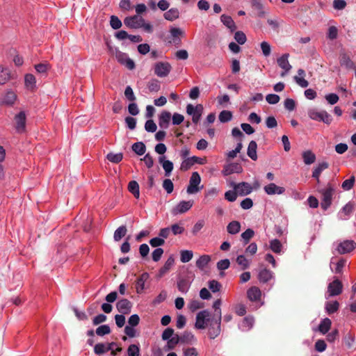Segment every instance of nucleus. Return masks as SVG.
Here are the masks:
<instances>
[{"mask_svg":"<svg viewBox=\"0 0 356 356\" xmlns=\"http://www.w3.org/2000/svg\"><path fill=\"white\" fill-rule=\"evenodd\" d=\"M307 114L311 120L323 122L326 124H330L332 122V117L325 110H318L315 108H309L307 111Z\"/></svg>","mask_w":356,"mask_h":356,"instance_id":"nucleus-1","label":"nucleus"},{"mask_svg":"<svg viewBox=\"0 0 356 356\" xmlns=\"http://www.w3.org/2000/svg\"><path fill=\"white\" fill-rule=\"evenodd\" d=\"M212 320L214 321L216 318L208 310L201 311L196 316L195 327L198 330H203L210 326Z\"/></svg>","mask_w":356,"mask_h":356,"instance_id":"nucleus-2","label":"nucleus"},{"mask_svg":"<svg viewBox=\"0 0 356 356\" xmlns=\"http://www.w3.org/2000/svg\"><path fill=\"white\" fill-rule=\"evenodd\" d=\"M14 127L17 133L22 134L26 130V113L21 111L14 116Z\"/></svg>","mask_w":356,"mask_h":356,"instance_id":"nucleus-3","label":"nucleus"},{"mask_svg":"<svg viewBox=\"0 0 356 356\" xmlns=\"http://www.w3.org/2000/svg\"><path fill=\"white\" fill-rule=\"evenodd\" d=\"M322 194V200L321 206L323 210H327L332 204L334 188L328 185L325 188L321 191Z\"/></svg>","mask_w":356,"mask_h":356,"instance_id":"nucleus-4","label":"nucleus"},{"mask_svg":"<svg viewBox=\"0 0 356 356\" xmlns=\"http://www.w3.org/2000/svg\"><path fill=\"white\" fill-rule=\"evenodd\" d=\"M343 285L341 282L336 278L329 283L325 298L327 299L330 297L339 296L341 293Z\"/></svg>","mask_w":356,"mask_h":356,"instance_id":"nucleus-5","label":"nucleus"},{"mask_svg":"<svg viewBox=\"0 0 356 356\" xmlns=\"http://www.w3.org/2000/svg\"><path fill=\"white\" fill-rule=\"evenodd\" d=\"M201 177L198 172H193L189 180V184L187 188V193L188 194H195L199 192L201 188L199 187Z\"/></svg>","mask_w":356,"mask_h":356,"instance_id":"nucleus-6","label":"nucleus"},{"mask_svg":"<svg viewBox=\"0 0 356 356\" xmlns=\"http://www.w3.org/2000/svg\"><path fill=\"white\" fill-rule=\"evenodd\" d=\"M115 57L120 64L125 65L129 70L134 69L135 63L127 54L115 49Z\"/></svg>","mask_w":356,"mask_h":356,"instance_id":"nucleus-7","label":"nucleus"},{"mask_svg":"<svg viewBox=\"0 0 356 356\" xmlns=\"http://www.w3.org/2000/svg\"><path fill=\"white\" fill-rule=\"evenodd\" d=\"M231 186L240 196L249 195L253 191L252 186L248 182L243 181L238 184L232 183Z\"/></svg>","mask_w":356,"mask_h":356,"instance_id":"nucleus-8","label":"nucleus"},{"mask_svg":"<svg viewBox=\"0 0 356 356\" xmlns=\"http://www.w3.org/2000/svg\"><path fill=\"white\" fill-rule=\"evenodd\" d=\"M171 65L167 62H159L154 65V73L159 77H165L171 70Z\"/></svg>","mask_w":356,"mask_h":356,"instance_id":"nucleus-9","label":"nucleus"},{"mask_svg":"<svg viewBox=\"0 0 356 356\" xmlns=\"http://www.w3.org/2000/svg\"><path fill=\"white\" fill-rule=\"evenodd\" d=\"M144 19L138 15L134 16L127 17L124 19V24L129 28L131 29H140L141 28V24L143 23Z\"/></svg>","mask_w":356,"mask_h":356,"instance_id":"nucleus-10","label":"nucleus"},{"mask_svg":"<svg viewBox=\"0 0 356 356\" xmlns=\"http://www.w3.org/2000/svg\"><path fill=\"white\" fill-rule=\"evenodd\" d=\"M14 79V74L10 67L0 65V86L4 85Z\"/></svg>","mask_w":356,"mask_h":356,"instance_id":"nucleus-11","label":"nucleus"},{"mask_svg":"<svg viewBox=\"0 0 356 356\" xmlns=\"http://www.w3.org/2000/svg\"><path fill=\"white\" fill-rule=\"evenodd\" d=\"M356 248V243L352 240H346L340 243L337 248L339 254H347L353 251Z\"/></svg>","mask_w":356,"mask_h":356,"instance_id":"nucleus-12","label":"nucleus"},{"mask_svg":"<svg viewBox=\"0 0 356 356\" xmlns=\"http://www.w3.org/2000/svg\"><path fill=\"white\" fill-rule=\"evenodd\" d=\"M206 162L205 159H202L195 156L184 159L181 163V170H187L195 163L204 164Z\"/></svg>","mask_w":356,"mask_h":356,"instance_id":"nucleus-13","label":"nucleus"},{"mask_svg":"<svg viewBox=\"0 0 356 356\" xmlns=\"http://www.w3.org/2000/svg\"><path fill=\"white\" fill-rule=\"evenodd\" d=\"M354 204L353 202H348L338 213V218L340 220H346L349 219L351 213L354 210Z\"/></svg>","mask_w":356,"mask_h":356,"instance_id":"nucleus-14","label":"nucleus"},{"mask_svg":"<svg viewBox=\"0 0 356 356\" xmlns=\"http://www.w3.org/2000/svg\"><path fill=\"white\" fill-rule=\"evenodd\" d=\"M264 192L268 195H282L285 192V188L279 186L275 183H270L264 187Z\"/></svg>","mask_w":356,"mask_h":356,"instance_id":"nucleus-15","label":"nucleus"},{"mask_svg":"<svg viewBox=\"0 0 356 356\" xmlns=\"http://www.w3.org/2000/svg\"><path fill=\"white\" fill-rule=\"evenodd\" d=\"M289 56V55L288 54H284L281 57L277 58L278 65L284 70V72L281 73L282 76H284L292 67L288 60Z\"/></svg>","mask_w":356,"mask_h":356,"instance_id":"nucleus-16","label":"nucleus"},{"mask_svg":"<svg viewBox=\"0 0 356 356\" xmlns=\"http://www.w3.org/2000/svg\"><path fill=\"white\" fill-rule=\"evenodd\" d=\"M193 200L181 201L172 209V213L177 215L186 213L193 207Z\"/></svg>","mask_w":356,"mask_h":356,"instance_id":"nucleus-17","label":"nucleus"},{"mask_svg":"<svg viewBox=\"0 0 356 356\" xmlns=\"http://www.w3.org/2000/svg\"><path fill=\"white\" fill-rule=\"evenodd\" d=\"M132 305L127 299H122L116 304L118 311L122 314H128L131 312Z\"/></svg>","mask_w":356,"mask_h":356,"instance_id":"nucleus-18","label":"nucleus"},{"mask_svg":"<svg viewBox=\"0 0 356 356\" xmlns=\"http://www.w3.org/2000/svg\"><path fill=\"white\" fill-rule=\"evenodd\" d=\"M159 162L162 165L165 171V175L169 177L173 170V163L172 161L165 159V156H161L159 158Z\"/></svg>","mask_w":356,"mask_h":356,"instance_id":"nucleus-19","label":"nucleus"},{"mask_svg":"<svg viewBox=\"0 0 356 356\" xmlns=\"http://www.w3.org/2000/svg\"><path fill=\"white\" fill-rule=\"evenodd\" d=\"M220 323L218 320H215L214 322L212 320L209 326V335L211 339H215L220 333Z\"/></svg>","mask_w":356,"mask_h":356,"instance_id":"nucleus-20","label":"nucleus"},{"mask_svg":"<svg viewBox=\"0 0 356 356\" xmlns=\"http://www.w3.org/2000/svg\"><path fill=\"white\" fill-rule=\"evenodd\" d=\"M174 264L175 258L172 255H171L168 258L163 266L161 268L160 270H159L158 277L161 278L163 276H164L166 273H168V271L174 266Z\"/></svg>","mask_w":356,"mask_h":356,"instance_id":"nucleus-21","label":"nucleus"},{"mask_svg":"<svg viewBox=\"0 0 356 356\" xmlns=\"http://www.w3.org/2000/svg\"><path fill=\"white\" fill-rule=\"evenodd\" d=\"M261 296V291L257 286H252L247 291V297L252 301H258Z\"/></svg>","mask_w":356,"mask_h":356,"instance_id":"nucleus-22","label":"nucleus"},{"mask_svg":"<svg viewBox=\"0 0 356 356\" xmlns=\"http://www.w3.org/2000/svg\"><path fill=\"white\" fill-rule=\"evenodd\" d=\"M306 73L304 70L299 69L298 70V75L294 76V81L301 88H307L309 86V82L305 79Z\"/></svg>","mask_w":356,"mask_h":356,"instance_id":"nucleus-23","label":"nucleus"},{"mask_svg":"<svg viewBox=\"0 0 356 356\" xmlns=\"http://www.w3.org/2000/svg\"><path fill=\"white\" fill-rule=\"evenodd\" d=\"M211 258L208 254L201 255L195 262L196 267L203 271L210 263Z\"/></svg>","mask_w":356,"mask_h":356,"instance_id":"nucleus-24","label":"nucleus"},{"mask_svg":"<svg viewBox=\"0 0 356 356\" xmlns=\"http://www.w3.org/2000/svg\"><path fill=\"white\" fill-rule=\"evenodd\" d=\"M171 119V113L168 111H163L159 118V124L163 129H167Z\"/></svg>","mask_w":356,"mask_h":356,"instance_id":"nucleus-25","label":"nucleus"},{"mask_svg":"<svg viewBox=\"0 0 356 356\" xmlns=\"http://www.w3.org/2000/svg\"><path fill=\"white\" fill-rule=\"evenodd\" d=\"M334 258L332 257L330 261V269L334 273H341L343 267L346 265V261L345 259H340L336 264H334Z\"/></svg>","mask_w":356,"mask_h":356,"instance_id":"nucleus-26","label":"nucleus"},{"mask_svg":"<svg viewBox=\"0 0 356 356\" xmlns=\"http://www.w3.org/2000/svg\"><path fill=\"white\" fill-rule=\"evenodd\" d=\"M242 171V168L237 163H231L225 166L222 174L225 176L229 175L232 173H239Z\"/></svg>","mask_w":356,"mask_h":356,"instance_id":"nucleus-27","label":"nucleus"},{"mask_svg":"<svg viewBox=\"0 0 356 356\" xmlns=\"http://www.w3.org/2000/svg\"><path fill=\"white\" fill-rule=\"evenodd\" d=\"M149 278L147 273H143L136 280V292L137 293H143L145 289V284Z\"/></svg>","mask_w":356,"mask_h":356,"instance_id":"nucleus-28","label":"nucleus"},{"mask_svg":"<svg viewBox=\"0 0 356 356\" xmlns=\"http://www.w3.org/2000/svg\"><path fill=\"white\" fill-rule=\"evenodd\" d=\"M273 278V273L266 268L261 269L259 272L258 279L260 282L266 283Z\"/></svg>","mask_w":356,"mask_h":356,"instance_id":"nucleus-29","label":"nucleus"},{"mask_svg":"<svg viewBox=\"0 0 356 356\" xmlns=\"http://www.w3.org/2000/svg\"><path fill=\"white\" fill-rule=\"evenodd\" d=\"M329 165L327 162H322L318 163L312 172V177L319 182V177L321 172L328 168Z\"/></svg>","mask_w":356,"mask_h":356,"instance_id":"nucleus-30","label":"nucleus"},{"mask_svg":"<svg viewBox=\"0 0 356 356\" xmlns=\"http://www.w3.org/2000/svg\"><path fill=\"white\" fill-rule=\"evenodd\" d=\"M203 106L202 104H197L195 106L189 104L186 106V113L191 116L202 115Z\"/></svg>","mask_w":356,"mask_h":356,"instance_id":"nucleus-31","label":"nucleus"},{"mask_svg":"<svg viewBox=\"0 0 356 356\" xmlns=\"http://www.w3.org/2000/svg\"><path fill=\"white\" fill-rule=\"evenodd\" d=\"M343 343L348 349L354 348L355 344V334L350 332H348L343 338Z\"/></svg>","mask_w":356,"mask_h":356,"instance_id":"nucleus-32","label":"nucleus"},{"mask_svg":"<svg viewBox=\"0 0 356 356\" xmlns=\"http://www.w3.org/2000/svg\"><path fill=\"white\" fill-rule=\"evenodd\" d=\"M170 35L172 38V42L178 44L180 42V37L184 35V32L179 28L172 27L170 30Z\"/></svg>","mask_w":356,"mask_h":356,"instance_id":"nucleus-33","label":"nucleus"},{"mask_svg":"<svg viewBox=\"0 0 356 356\" xmlns=\"http://www.w3.org/2000/svg\"><path fill=\"white\" fill-rule=\"evenodd\" d=\"M257 143L254 140L250 141L248 145L247 154L253 161H256L257 159Z\"/></svg>","mask_w":356,"mask_h":356,"instance_id":"nucleus-34","label":"nucleus"},{"mask_svg":"<svg viewBox=\"0 0 356 356\" xmlns=\"http://www.w3.org/2000/svg\"><path fill=\"white\" fill-rule=\"evenodd\" d=\"M270 249L276 254L283 252V245L278 239H273L269 243Z\"/></svg>","mask_w":356,"mask_h":356,"instance_id":"nucleus-35","label":"nucleus"},{"mask_svg":"<svg viewBox=\"0 0 356 356\" xmlns=\"http://www.w3.org/2000/svg\"><path fill=\"white\" fill-rule=\"evenodd\" d=\"M25 87L30 90H33L35 88L36 80L35 76L31 74H26L24 76Z\"/></svg>","mask_w":356,"mask_h":356,"instance_id":"nucleus-36","label":"nucleus"},{"mask_svg":"<svg viewBox=\"0 0 356 356\" xmlns=\"http://www.w3.org/2000/svg\"><path fill=\"white\" fill-rule=\"evenodd\" d=\"M236 261L238 266L241 267L242 270L248 269L251 263V260L248 259L245 255L241 254L236 257Z\"/></svg>","mask_w":356,"mask_h":356,"instance_id":"nucleus-37","label":"nucleus"},{"mask_svg":"<svg viewBox=\"0 0 356 356\" xmlns=\"http://www.w3.org/2000/svg\"><path fill=\"white\" fill-rule=\"evenodd\" d=\"M163 17L166 20L174 21L179 18V11L177 8H171L164 13Z\"/></svg>","mask_w":356,"mask_h":356,"instance_id":"nucleus-38","label":"nucleus"},{"mask_svg":"<svg viewBox=\"0 0 356 356\" xmlns=\"http://www.w3.org/2000/svg\"><path fill=\"white\" fill-rule=\"evenodd\" d=\"M254 318L252 316L245 317L242 323L239 325V328L242 331H248L251 329L254 324Z\"/></svg>","mask_w":356,"mask_h":356,"instance_id":"nucleus-39","label":"nucleus"},{"mask_svg":"<svg viewBox=\"0 0 356 356\" xmlns=\"http://www.w3.org/2000/svg\"><path fill=\"white\" fill-rule=\"evenodd\" d=\"M339 304L337 301H327L325 305V309L327 314H332L338 311Z\"/></svg>","mask_w":356,"mask_h":356,"instance_id":"nucleus-40","label":"nucleus"},{"mask_svg":"<svg viewBox=\"0 0 356 356\" xmlns=\"http://www.w3.org/2000/svg\"><path fill=\"white\" fill-rule=\"evenodd\" d=\"M302 156L306 165H311L316 161V155L310 150L303 152Z\"/></svg>","mask_w":356,"mask_h":356,"instance_id":"nucleus-41","label":"nucleus"},{"mask_svg":"<svg viewBox=\"0 0 356 356\" xmlns=\"http://www.w3.org/2000/svg\"><path fill=\"white\" fill-rule=\"evenodd\" d=\"M17 95L12 90H9L5 94L2 102L4 104L11 106L15 103Z\"/></svg>","mask_w":356,"mask_h":356,"instance_id":"nucleus-42","label":"nucleus"},{"mask_svg":"<svg viewBox=\"0 0 356 356\" xmlns=\"http://www.w3.org/2000/svg\"><path fill=\"white\" fill-rule=\"evenodd\" d=\"M332 321L330 319H329L328 318L323 319L318 325L319 332L323 334H326L330 329Z\"/></svg>","mask_w":356,"mask_h":356,"instance_id":"nucleus-43","label":"nucleus"},{"mask_svg":"<svg viewBox=\"0 0 356 356\" xmlns=\"http://www.w3.org/2000/svg\"><path fill=\"white\" fill-rule=\"evenodd\" d=\"M191 286V283L186 279H180L177 282L178 290L182 293H186Z\"/></svg>","mask_w":356,"mask_h":356,"instance_id":"nucleus-44","label":"nucleus"},{"mask_svg":"<svg viewBox=\"0 0 356 356\" xmlns=\"http://www.w3.org/2000/svg\"><path fill=\"white\" fill-rule=\"evenodd\" d=\"M340 64L341 66H343L347 69H352L354 67L353 62L346 54H343L340 56Z\"/></svg>","mask_w":356,"mask_h":356,"instance_id":"nucleus-45","label":"nucleus"},{"mask_svg":"<svg viewBox=\"0 0 356 356\" xmlns=\"http://www.w3.org/2000/svg\"><path fill=\"white\" fill-rule=\"evenodd\" d=\"M221 22L225 25L231 31H234L236 29V25L231 17L222 15L220 17Z\"/></svg>","mask_w":356,"mask_h":356,"instance_id":"nucleus-46","label":"nucleus"},{"mask_svg":"<svg viewBox=\"0 0 356 356\" xmlns=\"http://www.w3.org/2000/svg\"><path fill=\"white\" fill-rule=\"evenodd\" d=\"M241 229V224L238 221H232L227 227V230L230 234H236L239 232Z\"/></svg>","mask_w":356,"mask_h":356,"instance_id":"nucleus-47","label":"nucleus"},{"mask_svg":"<svg viewBox=\"0 0 356 356\" xmlns=\"http://www.w3.org/2000/svg\"><path fill=\"white\" fill-rule=\"evenodd\" d=\"M128 189L130 193H131L134 196L138 199L140 197V190L139 185L136 181H131L128 185Z\"/></svg>","mask_w":356,"mask_h":356,"instance_id":"nucleus-48","label":"nucleus"},{"mask_svg":"<svg viewBox=\"0 0 356 356\" xmlns=\"http://www.w3.org/2000/svg\"><path fill=\"white\" fill-rule=\"evenodd\" d=\"M111 346H108L106 343H99L95 346L94 351L95 354L101 355L110 350Z\"/></svg>","mask_w":356,"mask_h":356,"instance_id":"nucleus-49","label":"nucleus"},{"mask_svg":"<svg viewBox=\"0 0 356 356\" xmlns=\"http://www.w3.org/2000/svg\"><path fill=\"white\" fill-rule=\"evenodd\" d=\"M193 257L192 250H183L180 251V260L182 263H187L190 261Z\"/></svg>","mask_w":356,"mask_h":356,"instance_id":"nucleus-50","label":"nucleus"},{"mask_svg":"<svg viewBox=\"0 0 356 356\" xmlns=\"http://www.w3.org/2000/svg\"><path fill=\"white\" fill-rule=\"evenodd\" d=\"M180 341V337L178 334H175L171 339L168 340L167 344L165 346V350L173 349Z\"/></svg>","mask_w":356,"mask_h":356,"instance_id":"nucleus-51","label":"nucleus"},{"mask_svg":"<svg viewBox=\"0 0 356 356\" xmlns=\"http://www.w3.org/2000/svg\"><path fill=\"white\" fill-rule=\"evenodd\" d=\"M132 149L136 154L141 156L145 154L146 147L143 143L138 142L133 144Z\"/></svg>","mask_w":356,"mask_h":356,"instance_id":"nucleus-52","label":"nucleus"},{"mask_svg":"<svg viewBox=\"0 0 356 356\" xmlns=\"http://www.w3.org/2000/svg\"><path fill=\"white\" fill-rule=\"evenodd\" d=\"M127 227L124 225L119 227L114 232L113 238L115 241H119L127 234Z\"/></svg>","mask_w":356,"mask_h":356,"instance_id":"nucleus-53","label":"nucleus"},{"mask_svg":"<svg viewBox=\"0 0 356 356\" xmlns=\"http://www.w3.org/2000/svg\"><path fill=\"white\" fill-rule=\"evenodd\" d=\"M220 305V300H216L213 305V308L215 310V314H213V316H215L216 320H218V322L221 321L222 319Z\"/></svg>","mask_w":356,"mask_h":356,"instance_id":"nucleus-54","label":"nucleus"},{"mask_svg":"<svg viewBox=\"0 0 356 356\" xmlns=\"http://www.w3.org/2000/svg\"><path fill=\"white\" fill-rule=\"evenodd\" d=\"M204 307V303L200 302L198 300H192L190 301V302L188 305V309L191 312H195L199 309H201Z\"/></svg>","mask_w":356,"mask_h":356,"instance_id":"nucleus-55","label":"nucleus"},{"mask_svg":"<svg viewBox=\"0 0 356 356\" xmlns=\"http://www.w3.org/2000/svg\"><path fill=\"white\" fill-rule=\"evenodd\" d=\"M218 118L221 122H227L232 120V113L229 111H222L220 113Z\"/></svg>","mask_w":356,"mask_h":356,"instance_id":"nucleus-56","label":"nucleus"},{"mask_svg":"<svg viewBox=\"0 0 356 356\" xmlns=\"http://www.w3.org/2000/svg\"><path fill=\"white\" fill-rule=\"evenodd\" d=\"M107 159L114 163H118L120 162L123 158V155L122 153L113 154L109 153L106 156Z\"/></svg>","mask_w":356,"mask_h":356,"instance_id":"nucleus-57","label":"nucleus"},{"mask_svg":"<svg viewBox=\"0 0 356 356\" xmlns=\"http://www.w3.org/2000/svg\"><path fill=\"white\" fill-rule=\"evenodd\" d=\"M128 356H140L139 346L136 344H131L127 348Z\"/></svg>","mask_w":356,"mask_h":356,"instance_id":"nucleus-58","label":"nucleus"},{"mask_svg":"<svg viewBox=\"0 0 356 356\" xmlns=\"http://www.w3.org/2000/svg\"><path fill=\"white\" fill-rule=\"evenodd\" d=\"M254 235V232L252 229H247L244 232H243L241 238L243 240L244 244H247Z\"/></svg>","mask_w":356,"mask_h":356,"instance_id":"nucleus-59","label":"nucleus"},{"mask_svg":"<svg viewBox=\"0 0 356 356\" xmlns=\"http://www.w3.org/2000/svg\"><path fill=\"white\" fill-rule=\"evenodd\" d=\"M355 183V177L352 176L350 179H348L343 181L341 184V188L344 191H350L354 186Z\"/></svg>","mask_w":356,"mask_h":356,"instance_id":"nucleus-60","label":"nucleus"},{"mask_svg":"<svg viewBox=\"0 0 356 356\" xmlns=\"http://www.w3.org/2000/svg\"><path fill=\"white\" fill-rule=\"evenodd\" d=\"M111 332L110 327L108 325H102L96 330V334L98 336H104Z\"/></svg>","mask_w":356,"mask_h":356,"instance_id":"nucleus-61","label":"nucleus"},{"mask_svg":"<svg viewBox=\"0 0 356 356\" xmlns=\"http://www.w3.org/2000/svg\"><path fill=\"white\" fill-rule=\"evenodd\" d=\"M162 186L164 190L167 192V193L170 194L173 191L174 184L170 179H165L163 181Z\"/></svg>","mask_w":356,"mask_h":356,"instance_id":"nucleus-62","label":"nucleus"},{"mask_svg":"<svg viewBox=\"0 0 356 356\" xmlns=\"http://www.w3.org/2000/svg\"><path fill=\"white\" fill-rule=\"evenodd\" d=\"M235 40L240 44H243L246 42V35L242 31H236L234 34Z\"/></svg>","mask_w":356,"mask_h":356,"instance_id":"nucleus-63","label":"nucleus"},{"mask_svg":"<svg viewBox=\"0 0 356 356\" xmlns=\"http://www.w3.org/2000/svg\"><path fill=\"white\" fill-rule=\"evenodd\" d=\"M208 286L209 289L213 293L218 292L221 288V284L214 280L209 281Z\"/></svg>","mask_w":356,"mask_h":356,"instance_id":"nucleus-64","label":"nucleus"}]
</instances>
